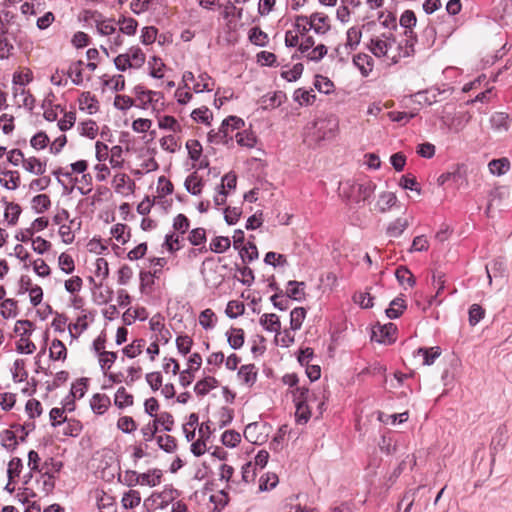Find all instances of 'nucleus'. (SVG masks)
Here are the masks:
<instances>
[{"mask_svg": "<svg viewBox=\"0 0 512 512\" xmlns=\"http://www.w3.org/2000/svg\"><path fill=\"white\" fill-rule=\"evenodd\" d=\"M13 94L19 106H24L28 109H33L35 104L34 97L21 85L13 87Z\"/></svg>", "mask_w": 512, "mask_h": 512, "instance_id": "15", "label": "nucleus"}, {"mask_svg": "<svg viewBox=\"0 0 512 512\" xmlns=\"http://www.w3.org/2000/svg\"><path fill=\"white\" fill-rule=\"evenodd\" d=\"M111 235L121 244L128 241L130 234L127 231V225L118 223L111 228Z\"/></svg>", "mask_w": 512, "mask_h": 512, "instance_id": "54", "label": "nucleus"}, {"mask_svg": "<svg viewBox=\"0 0 512 512\" xmlns=\"http://www.w3.org/2000/svg\"><path fill=\"white\" fill-rule=\"evenodd\" d=\"M114 403L121 409L131 406L133 404V396L124 387H120L115 393Z\"/></svg>", "mask_w": 512, "mask_h": 512, "instance_id": "39", "label": "nucleus"}, {"mask_svg": "<svg viewBox=\"0 0 512 512\" xmlns=\"http://www.w3.org/2000/svg\"><path fill=\"white\" fill-rule=\"evenodd\" d=\"M235 138L238 145L247 148H253L257 142L254 133L246 130L243 132H237Z\"/></svg>", "mask_w": 512, "mask_h": 512, "instance_id": "43", "label": "nucleus"}, {"mask_svg": "<svg viewBox=\"0 0 512 512\" xmlns=\"http://www.w3.org/2000/svg\"><path fill=\"white\" fill-rule=\"evenodd\" d=\"M59 268L66 274H71L75 269L73 258L67 253H61L58 257Z\"/></svg>", "mask_w": 512, "mask_h": 512, "instance_id": "62", "label": "nucleus"}, {"mask_svg": "<svg viewBox=\"0 0 512 512\" xmlns=\"http://www.w3.org/2000/svg\"><path fill=\"white\" fill-rule=\"evenodd\" d=\"M279 479L275 473H266L262 475L259 479V491H268L273 489L278 484Z\"/></svg>", "mask_w": 512, "mask_h": 512, "instance_id": "45", "label": "nucleus"}, {"mask_svg": "<svg viewBox=\"0 0 512 512\" xmlns=\"http://www.w3.org/2000/svg\"><path fill=\"white\" fill-rule=\"evenodd\" d=\"M307 23L309 24V28H312L318 35H324L331 29L330 18L321 12L312 13Z\"/></svg>", "mask_w": 512, "mask_h": 512, "instance_id": "11", "label": "nucleus"}, {"mask_svg": "<svg viewBox=\"0 0 512 512\" xmlns=\"http://www.w3.org/2000/svg\"><path fill=\"white\" fill-rule=\"evenodd\" d=\"M62 462H51L50 467H45L43 471L38 472L37 476H34L36 488L39 493L47 496L50 494L55 487L56 475L62 469Z\"/></svg>", "mask_w": 512, "mask_h": 512, "instance_id": "5", "label": "nucleus"}, {"mask_svg": "<svg viewBox=\"0 0 512 512\" xmlns=\"http://www.w3.org/2000/svg\"><path fill=\"white\" fill-rule=\"evenodd\" d=\"M312 140L320 142L334 138L339 130V121L335 116H328L323 119H318L313 123Z\"/></svg>", "mask_w": 512, "mask_h": 512, "instance_id": "6", "label": "nucleus"}, {"mask_svg": "<svg viewBox=\"0 0 512 512\" xmlns=\"http://www.w3.org/2000/svg\"><path fill=\"white\" fill-rule=\"evenodd\" d=\"M227 341L232 349H240L244 344V331L241 328H231L226 332Z\"/></svg>", "mask_w": 512, "mask_h": 512, "instance_id": "24", "label": "nucleus"}, {"mask_svg": "<svg viewBox=\"0 0 512 512\" xmlns=\"http://www.w3.org/2000/svg\"><path fill=\"white\" fill-rule=\"evenodd\" d=\"M21 213V208L16 203H8L5 209V218L10 225H15Z\"/></svg>", "mask_w": 512, "mask_h": 512, "instance_id": "59", "label": "nucleus"}, {"mask_svg": "<svg viewBox=\"0 0 512 512\" xmlns=\"http://www.w3.org/2000/svg\"><path fill=\"white\" fill-rule=\"evenodd\" d=\"M397 327L393 323L377 324L372 329V340L382 344H392L396 341Z\"/></svg>", "mask_w": 512, "mask_h": 512, "instance_id": "8", "label": "nucleus"}, {"mask_svg": "<svg viewBox=\"0 0 512 512\" xmlns=\"http://www.w3.org/2000/svg\"><path fill=\"white\" fill-rule=\"evenodd\" d=\"M121 502L125 509H132L140 504V493L136 490H129L124 493Z\"/></svg>", "mask_w": 512, "mask_h": 512, "instance_id": "46", "label": "nucleus"}, {"mask_svg": "<svg viewBox=\"0 0 512 512\" xmlns=\"http://www.w3.org/2000/svg\"><path fill=\"white\" fill-rule=\"evenodd\" d=\"M158 127L160 129L170 130L172 132H180L181 125L173 116H163L158 120Z\"/></svg>", "mask_w": 512, "mask_h": 512, "instance_id": "52", "label": "nucleus"}, {"mask_svg": "<svg viewBox=\"0 0 512 512\" xmlns=\"http://www.w3.org/2000/svg\"><path fill=\"white\" fill-rule=\"evenodd\" d=\"M249 40L256 46L264 47L268 43V35L259 27H252L249 30Z\"/></svg>", "mask_w": 512, "mask_h": 512, "instance_id": "38", "label": "nucleus"}, {"mask_svg": "<svg viewBox=\"0 0 512 512\" xmlns=\"http://www.w3.org/2000/svg\"><path fill=\"white\" fill-rule=\"evenodd\" d=\"M218 384V381L211 376H208L198 381L194 387V391L197 395L204 396L214 389Z\"/></svg>", "mask_w": 512, "mask_h": 512, "instance_id": "30", "label": "nucleus"}, {"mask_svg": "<svg viewBox=\"0 0 512 512\" xmlns=\"http://www.w3.org/2000/svg\"><path fill=\"white\" fill-rule=\"evenodd\" d=\"M146 61V55L139 46H131L125 53L114 58L117 70L124 72L128 69H139Z\"/></svg>", "mask_w": 512, "mask_h": 512, "instance_id": "4", "label": "nucleus"}, {"mask_svg": "<svg viewBox=\"0 0 512 512\" xmlns=\"http://www.w3.org/2000/svg\"><path fill=\"white\" fill-rule=\"evenodd\" d=\"M177 496V491L172 488H164L160 492H154L149 497L148 501H151L152 506L155 509H164L167 507Z\"/></svg>", "mask_w": 512, "mask_h": 512, "instance_id": "10", "label": "nucleus"}, {"mask_svg": "<svg viewBox=\"0 0 512 512\" xmlns=\"http://www.w3.org/2000/svg\"><path fill=\"white\" fill-rule=\"evenodd\" d=\"M231 128L230 126H224V121L222 122L220 128L217 132L214 130H211L208 133V139L212 143H220V142H227L228 139H232V135H230Z\"/></svg>", "mask_w": 512, "mask_h": 512, "instance_id": "26", "label": "nucleus"}, {"mask_svg": "<svg viewBox=\"0 0 512 512\" xmlns=\"http://www.w3.org/2000/svg\"><path fill=\"white\" fill-rule=\"evenodd\" d=\"M491 127L497 132H506L510 127L509 115L504 112H496L490 118Z\"/></svg>", "mask_w": 512, "mask_h": 512, "instance_id": "19", "label": "nucleus"}, {"mask_svg": "<svg viewBox=\"0 0 512 512\" xmlns=\"http://www.w3.org/2000/svg\"><path fill=\"white\" fill-rule=\"evenodd\" d=\"M163 473L160 469H150L139 473V485L155 487L161 483Z\"/></svg>", "mask_w": 512, "mask_h": 512, "instance_id": "14", "label": "nucleus"}, {"mask_svg": "<svg viewBox=\"0 0 512 512\" xmlns=\"http://www.w3.org/2000/svg\"><path fill=\"white\" fill-rule=\"evenodd\" d=\"M440 355H441V348L438 346L430 347V348L420 347L414 353L415 357L421 356L423 358L422 364L425 366L432 365Z\"/></svg>", "mask_w": 512, "mask_h": 512, "instance_id": "17", "label": "nucleus"}, {"mask_svg": "<svg viewBox=\"0 0 512 512\" xmlns=\"http://www.w3.org/2000/svg\"><path fill=\"white\" fill-rule=\"evenodd\" d=\"M341 195L349 202L360 204L368 200L375 192L376 184L370 180L363 183L346 181L340 185Z\"/></svg>", "mask_w": 512, "mask_h": 512, "instance_id": "2", "label": "nucleus"}, {"mask_svg": "<svg viewBox=\"0 0 512 512\" xmlns=\"http://www.w3.org/2000/svg\"><path fill=\"white\" fill-rule=\"evenodd\" d=\"M185 188L192 195H199L202 192L203 181L196 172L186 178Z\"/></svg>", "mask_w": 512, "mask_h": 512, "instance_id": "28", "label": "nucleus"}, {"mask_svg": "<svg viewBox=\"0 0 512 512\" xmlns=\"http://www.w3.org/2000/svg\"><path fill=\"white\" fill-rule=\"evenodd\" d=\"M51 205V201L48 195L39 194L33 197L32 199V207L37 213H43Z\"/></svg>", "mask_w": 512, "mask_h": 512, "instance_id": "48", "label": "nucleus"}, {"mask_svg": "<svg viewBox=\"0 0 512 512\" xmlns=\"http://www.w3.org/2000/svg\"><path fill=\"white\" fill-rule=\"evenodd\" d=\"M144 346V339H136L123 349V353L129 358H135L142 353Z\"/></svg>", "mask_w": 512, "mask_h": 512, "instance_id": "50", "label": "nucleus"}, {"mask_svg": "<svg viewBox=\"0 0 512 512\" xmlns=\"http://www.w3.org/2000/svg\"><path fill=\"white\" fill-rule=\"evenodd\" d=\"M49 356L52 360H65L67 357V349L64 343L59 339H54L51 343Z\"/></svg>", "mask_w": 512, "mask_h": 512, "instance_id": "31", "label": "nucleus"}, {"mask_svg": "<svg viewBox=\"0 0 512 512\" xmlns=\"http://www.w3.org/2000/svg\"><path fill=\"white\" fill-rule=\"evenodd\" d=\"M123 149L119 145H115L110 149L109 162L113 168H121L123 165Z\"/></svg>", "mask_w": 512, "mask_h": 512, "instance_id": "64", "label": "nucleus"}, {"mask_svg": "<svg viewBox=\"0 0 512 512\" xmlns=\"http://www.w3.org/2000/svg\"><path fill=\"white\" fill-rule=\"evenodd\" d=\"M154 0H132L130 8L134 14H142L153 8Z\"/></svg>", "mask_w": 512, "mask_h": 512, "instance_id": "56", "label": "nucleus"}, {"mask_svg": "<svg viewBox=\"0 0 512 512\" xmlns=\"http://www.w3.org/2000/svg\"><path fill=\"white\" fill-rule=\"evenodd\" d=\"M353 64L359 69L362 76L367 77L373 70V58L366 53H358L353 56Z\"/></svg>", "mask_w": 512, "mask_h": 512, "instance_id": "12", "label": "nucleus"}, {"mask_svg": "<svg viewBox=\"0 0 512 512\" xmlns=\"http://www.w3.org/2000/svg\"><path fill=\"white\" fill-rule=\"evenodd\" d=\"M271 427L263 422L249 423L244 429L245 439L255 445H262L268 439Z\"/></svg>", "mask_w": 512, "mask_h": 512, "instance_id": "7", "label": "nucleus"}, {"mask_svg": "<svg viewBox=\"0 0 512 512\" xmlns=\"http://www.w3.org/2000/svg\"><path fill=\"white\" fill-rule=\"evenodd\" d=\"M311 403H302L295 404L296 412L295 418L296 421L300 424H306L311 417Z\"/></svg>", "mask_w": 512, "mask_h": 512, "instance_id": "41", "label": "nucleus"}, {"mask_svg": "<svg viewBox=\"0 0 512 512\" xmlns=\"http://www.w3.org/2000/svg\"><path fill=\"white\" fill-rule=\"evenodd\" d=\"M23 168L31 174L42 176L47 170V161L41 160L35 156H30L25 158Z\"/></svg>", "mask_w": 512, "mask_h": 512, "instance_id": "13", "label": "nucleus"}, {"mask_svg": "<svg viewBox=\"0 0 512 512\" xmlns=\"http://www.w3.org/2000/svg\"><path fill=\"white\" fill-rule=\"evenodd\" d=\"M406 305L403 299L395 298L386 309V315L390 319L398 318L405 310Z\"/></svg>", "mask_w": 512, "mask_h": 512, "instance_id": "36", "label": "nucleus"}, {"mask_svg": "<svg viewBox=\"0 0 512 512\" xmlns=\"http://www.w3.org/2000/svg\"><path fill=\"white\" fill-rule=\"evenodd\" d=\"M215 321L216 316L211 309H205L199 315V324L206 330L214 327Z\"/></svg>", "mask_w": 512, "mask_h": 512, "instance_id": "61", "label": "nucleus"}, {"mask_svg": "<svg viewBox=\"0 0 512 512\" xmlns=\"http://www.w3.org/2000/svg\"><path fill=\"white\" fill-rule=\"evenodd\" d=\"M157 443L162 450L168 453L174 452L177 447L175 438L170 435H159Z\"/></svg>", "mask_w": 512, "mask_h": 512, "instance_id": "58", "label": "nucleus"}, {"mask_svg": "<svg viewBox=\"0 0 512 512\" xmlns=\"http://www.w3.org/2000/svg\"><path fill=\"white\" fill-rule=\"evenodd\" d=\"M0 314L4 319L15 318L18 314L17 301L11 298L0 303Z\"/></svg>", "mask_w": 512, "mask_h": 512, "instance_id": "25", "label": "nucleus"}, {"mask_svg": "<svg viewBox=\"0 0 512 512\" xmlns=\"http://www.w3.org/2000/svg\"><path fill=\"white\" fill-rule=\"evenodd\" d=\"M395 276L401 285L405 283H407L409 287H413L415 285L416 281L413 274L405 266L398 267L395 271Z\"/></svg>", "mask_w": 512, "mask_h": 512, "instance_id": "44", "label": "nucleus"}, {"mask_svg": "<svg viewBox=\"0 0 512 512\" xmlns=\"http://www.w3.org/2000/svg\"><path fill=\"white\" fill-rule=\"evenodd\" d=\"M370 52L378 58L385 57L388 61L396 64L400 61L399 46L392 31L375 35L367 45Z\"/></svg>", "mask_w": 512, "mask_h": 512, "instance_id": "1", "label": "nucleus"}, {"mask_svg": "<svg viewBox=\"0 0 512 512\" xmlns=\"http://www.w3.org/2000/svg\"><path fill=\"white\" fill-rule=\"evenodd\" d=\"M221 440L226 447L234 448L240 443L241 435L235 430H227L222 434Z\"/></svg>", "mask_w": 512, "mask_h": 512, "instance_id": "57", "label": "nucleus"}, {"mask_svg": "<svg viewBox=\"0 0 512 512\" xmlns=\"http://www.w3.org/2000/svg\"><path fill=\"white\" fill-rule=\"evenodd\" d=\"M112 184L116 192L119 193L125 192L126 188L127 190H131V185H134L129 176L124 173L116 174L113 178Z\"/></svg>", "mask_w": 512, "mask_h": 512, "instance_id": "37", "label": "nucleus"}, {"mask_svg": "<svg viewBox=\"0 0 512 512\" xmlns=\"http://www.w3.org/2000/svg\"><path fill=\"white\" fill-rule=\"evenodd\" d=\"M90 406L94 413L101 415L110 406V398L105 394L97 393L93 395L90 401Z\"/></svg>", "mask_w": 512, "mask_h": 512, "instance_id": "23", "label": "nucleus"}, {"mask_svg": "<svg viewBox=\"0 0 512 512\" xmlns=\"http://www.w3.org/2000/svg\"><path fill=\"white\" fill-rule=\"evenodd\" d=\"M404 35L406 37L404 43H397L400 48L398 50L400 54V60L402 58L409 57L414 53V46L416 43V38L413 36L412 30H405Z\"/></svg>", "mask_w": 512, "mask_h": 512, "instance_id": "18", "label": "nucleus"}, {"mask_svg": "<svg viewBox=\"0 0 512 512\" xmlns=\"http://www.w3.org/2000/svg\"><path fill=\"white\" fill-rule=\"evenodd\" d=\"M230 247V239L224 236L215 237L210 243L211 251L215 253H223Z\"/></svg>", "mask_w": 512, "mask_h": 512, "instance_id": "60", "label": "nucleus"}, {"mask_svg": "<svg viewBox=\"0 0 512 512\" xmlns=\"http://www.w3.org/2000/svg\"><path fill=\"white\" fill-rule=\"evenodd\" d=\"M117 359V353L112 351H102L99 355V364L104 372L106 374V371L111 368V366L114 364V362Z\"/></svg>", "mask_w": 512, "mask_h": 512, "instance_id": "51", "label": "nucleus"}, {"mask_svg": "<svg viewBox=\"0 0 512 512\" xmlns=\"http://www.w3.org/2000/svg\"><path fill=\"white\" fill-rule=\"evenodd\" d=\"M51 462H57L53 458H48L45 461H42L39 454L34 451L30 450L28 453V468L29 473L25 476V478H28L25 480V484L28 483L29 480H32L34 476H37L38 472H41L44 470L45 467H50Z\"/></svg>", "mask_w": 512, "mask_h": 512, "instance_id": "9", "label": "nucleus"}, {"mask_svg": "<svg viewBox=\"0 0 512 512\" xmlns=\"http://www.w3.org/2000/svg\"><path fill=\"white\" fill-rule=\"evenodd\" d=\"M397 197L393 192L385 191L382 192L376 202L375 208L384 213L396 204Z\"/></svg>", "mask_w": 512, "mask_h": 512, "instance_id": "20", "label": "nucleus"}, {"mask_svg": "<svg viewBox=\"0 0 512 512\" xmlns=\"http://www.w3.org/2000/svg\"><path fill=\"white\" fill-rule=\"evenodd\" d=\"M293 393V401L295 404L302 403H312L316 400L315 395H311L309 390L305 387H297L292 391Z\"/></svg>", "mask_w": 512, "mask_h": 512, "instance_id": "40", "label": "nucleus"}, {"mask_svg": "<svg viewBox=\"0 0 512 512\" xmlns=\"http://www.w3.org/2000/svg\"><path fill=\"white\" fill-rule=\"evenodd\" d=\"M136 106L141 109H151L158 114L164 108V97L161 92L146 90L144 86L137 85L133 89Z\"/></svg>", "mask_w": 512, "mask_h": 512, "instance_id": "3", "label": "nucleus"}, {"mask_svg": "<svg viewBox=\"0 0 512 512\" xmlns=\"http://www.w3.org/2000/svg\"><path fill=\"white\" fill-rule=\"evenodd\" d=\"M306 317V310L303 307H296L290 313V330L297 331L301 328Z\"/></svg>", "mask_w": 512, "mask_h": 512, "instance_id": "34", "label": "nucleus"}, {"mask_svg": "<svg viewBox=\"0 0 512 512\" xmlns=\"http://www.w3.org/2000/svg\"><path fill=\"white\" fill-rule=\"evenodd\" d=\"M408 220L405 218H397L395 221L391 222L387 228V235L389 237H399L405 229L408 227Z\"/></svg>", "mask_w": 512, "mask_h": 512, "instance_id": "33", "label": "nucleus"}, {"mask_svg": "<svg viewBox=\"0 0 512 512\" xmlns=\"http://www.w3.org/2000/svg\"><path fill=\"white\" fill-rule=\"evenodd\" d=\"M117 25L122 34L133 36L136 33L138 22L134 18L123 16L118 19Z\"/></svg>", "mask_w": 512, "mask_h": 512, "instance_id": "27", "label": "nucleus"}, {"mask_svg": "<svg viewBox=\"0 0 512 512\" xmlns=\"http://www.w3.org/2000/svg\"><path fill=\"white\" fill-rule=\"evenodd\" d=\"M489 171L493 175L501 176L510 168V162L507 158L494 159L488 164Z\"/></svg>", "mask_w": 512, "mask_h": 512, "instance_id": "32", "label": "nucleus"}, {"mask_svg": "<svg viewBox=\"0 0 512 512\" xmlns=\"http://www.w3.org/2000/svg\"><path fill=\"white\" fill-rule=\"evenodd\" d=\"M95 27L97 32L102 36L109 37L116 31V25L112 19H94Z\"/></svg>", "mask_w": 512, "mask_h": 512, "instance_id": "29", "label": "nucleus"}, {"mask_svg": "<svg viewBox=\"0 0 512 512\" xmlns=\"http://www.w3.org/2000/svg\"><path fill=\"white\" fill-rule=\"evenodd\" d=\"M362 31L360 28L354 26L347 30L345 46L350 50H354L360 43Z\"/></svg>", "mask_w": 512, "mask_h": 512, "instance_id": "35", "label": "nucleus"}, {"mask_svg": "<svg viewBox=\"0 0 512 512\" xmlns=\"http://www.w3.org/2000/svg\"><path fill=\"white\" fill-rule=\"evenodd\" d=\"M245 311V305L243 302L238 300L229 301L225 313L229 318L235 319L242 315Z\"/></svg>", "mask_w": 512, "mask_h": 512, "instance_id": "49", "label": "nucleus"}, {"mask_svg": "<svg viewBox=\"0 0 512 512\" xmlns=\"http://www.w3.org/2000/svg\"><path fill=\"white\" fill-rule=\"evenodd\" d=\"M23 470V462L20 458H12L7 467V477L10 480H17Z\"/></svg>", "mask_w": 512, "mask_h": 512, "instance_id": "42", "label": "nucleus"}, {"mask_svg": "<svg viewBox=\"0 0 512 512\" xmlns=\"http://www.w3.org/2000/svg\"><path fill=\"white\" fill-rule=\"evenodd\" d=\"M240 256L243 262H251L258 258V250L255 244L249 242L239 249Z\"/></svg>", "mask_w": 512, "mask_h": 512, "instance_id": "55", "label": "nucleus"}, {"mask_svg": "<svg viewBox=\"0 0 512 512\" xmlns=\"http://www.w3.org/2000/svg\"><path fill=\"white\" fill-rule=\"evenodd\" d=\"M260 324L263 326L265 330L280 334L281 323L279 317L276 314H263L260 317Z\"/></svg>", "mask_w": 512, "mask_h": 512, "instance_id": "22", "label": "nucleus"}, {"mask_svg": "<svg viewBox=\"0 0 512 512\" xmlns=\"http://www.w3.org/2000/svg\"><path fill=\"white\" fill-rule=\"evenodd\" d=\"M157 33H158V30L154 26L143 27L141 30V36H140L141 42L144 45H150V44L154 43L157 39Z\"/></svg>", "mask_w": 512, "mask_h": 512, "instance_id": "63", "label": "nucleus"}, {"mask_svg": "<svg viewBox=\"0 0 512 512\" xmlns=\"http://www.w3.org/2000/svg\"><path fill=\"white\" fill-rule=\"evenodd\" d=\"M304 288V282L289 281L287 286V294L294 300H301L305 295Z\"/></svg>", "mask_w": 512, "mask_h": 512, "instance_id": "47", "label": "nucleus"}, {"mask_svg": "<svg viewBox=\"0 0 512 512\" xmlns=\"http://www.w3.org/2000/svg\"><path fill=\"white\" fill-rule=\"evenodd\" d=\"M160 146L163 150L169 153H175L180 149L181 145L174 135H167L160 139Z\"/></svg>", "mask_w": 512, "mask_h": 512, "instance_id": "53", "label": "nucleus"}, {"mask_svg": "<svg viewBox=\"0 0 512 512\" xmlns=\"http://www.w3.org/2000/svg\"><path fill=\"white\" fill-rule=\"evenodd\" d=\"M238 378L243 384L247 386H252L257 378V371L255 365L248 364L241 366L238 371Z\"/></svg>", "mask_w": 512, "mask_h": 512, "instance_id": "21", "label": "nucleus"}, {"mask_svg": "<svg viewBox=\"0 0 512 512\" xmlns=\"http://www.w3.org/2000/svg\"><path fill=\"white\" fill-rule=\"evenodd\" d=\"M1 185L7 190H16L20 185V174L16 170H5L1 173Z\"/></svg>", "mask_w": 512, "mask_h": 512, "instance_id": "16", "label": "nucleus"}]
</instances>
